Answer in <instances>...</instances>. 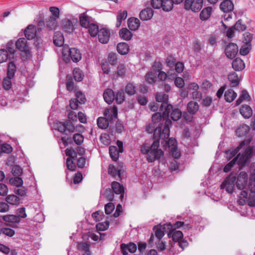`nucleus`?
Here are the masks:
<instances>
[{
	"label": "nucleus",
	"instance_id": "obj_61",
	"mask_svg": "<svg viewBox=\"0 0 255 255\" xmlns=\"http://www.w3.org/2000/svg\"><path fill=\"white\" fill-rule=\"evenodd\" d=\"M65 154L67 156H69L68 158H70L73 160H75L77 157V152L72 149L67 148L65 150Z\"/></svg>",
	"mask_w": 255,
	"mask_h": 255
},
{
	"label": "nucleus",
	"instance_id": "obj_42",
	"mask_svg": "<svg viewBox=\"0 0 255 255\" xmlns=\"http://www.w3.org/2000/svg\"><path fill=\"white\" fill-rule=\"evenodd\" d=\"M107 117H100L97 120V125L102 129H106L109 126V122Z\"/></svg>",
	"mask_w": 255,
	"mask_h": 255
},
{
	"label": "nucleus",
	"instance_id": "obj_7",
	"mask_svg": "<svg viewBox=\"0 0 255 255\" xmlns=\"http://www.w3.org/2000/svg\"><path fill=\"white\" fill-rule=\"evenodd\" d=\"M236 177L233 174H230L224 180L221 185V189H225L229 193H232L234 189Z\"/></svg>",
	"mask_w": 255,
	"mask_h": 255
},
{
	"label": "nucleus",
	"instance_id": "obj_48",
	"mask_svg": "<svg viewBox=\"0 0 255 255\" xmlns=\"http://www.w3.org/2000/svg\"><path fill=\"white\" fill-rule=\"evenodd\" d=\"M171 119L175 121H178L179 120L181 117V112L178 109H175L171 110L170 112H171Z\"/></svg>",
	"mask_w": 255,
	"mask_h": 255
},
{
	"label": "nucleus",
	"instance_id": "obj_19",
	"mask_svg": "<svg viewBox=\"0 0 255 255\" xmlns=\"http://www.w3.org/2000/svg\"><path fill=\"white\" fill-rule=\"evenodd\" d=\"M250 143V140H247V141H242L239 146L237 147L236 149H234L232 150H229L227 151V158L228 159H230L233 157L235 156L236 154L239 152L240 149H241L246 144L247 145H249Z\"/></svg>",
	"mask_w": 255,
	"mask_h": 255
},
{
	"label": "nucleus",
	"instance_id": "obj_55",
	"mask_svg": "<svg viewBox=\"0 0 255 255\" xmlns=\"http://www.w3.org/2000/svg\"><path fill=\"white\" fill-rule=\"evenodd\" d=\"M0 233V234H3V235L9 237H12L15 234V232L13 230L8 228H1Z\"/></svg>",
	"mask_w": 255,
	"mask_h": 255
},
{
	"label": "nucleus",
	"instance_id": "obj_17",
	"mask_svg": "<svg viewBox=\"0 0 255 255\" xmlns=\"http://www.w3.org/2000/svg\"><path fill=\"white\" fill-rule=\"evenodd\" d=\"M25 36L28 40L35 38L36 34V27L32 25H28L25 30Z\"/></svg>",
	"mask_w": 255,
	"mask_h": 255
},
{
	"label": "nucleus",
	"instance_id": "obj_35",
	"mask_svg": "<svg viewBox=\"0 0 255 255\" xmlns=\"http://www.w3.org/2000/svg\"><path fill=\"white\" fill-rule=\"evenodd\" d=\"M120 37L125 40H129L132 36L131 32L127 28H122L119 32Z\"/></svg>",
	"mask_w": 255,
	"mask_h": 255
},
{
	"label": "nucleus",
	"instance_id": "obj_28",
	"mask_svg": "<svg viewBox=\"0 0 255 255\" xmlns=\"http://www.w3.org/2000/svg\"><path fill=\"white\" fill-rule=\"evenodd\" d=\"M187 110L189 114H195L199 110L198 104L194 101L189 102L187 106Z\"/></svg>",
	"mask_w": 255,
	"mask_h": 255
},
{
	"label": "nucleus",
	"instance_id": "obj_1",
	"mask_svg": "<svg viewBox=\"0 0 255 255\" xmlns=\"http://www.w3.org/2000/svg\"><path fill=\"white\" fill-rule=\"evenodd\" d=\"M171 124L170 120H166L164 123L163 128L162 129L161 127L156 128L153 133V138L158 141L159 139L161 140L163 146L168 147L169 150L176 149L177 147L175 139L169 138Z\"/></svg>",
	"mask_w": 255,
	"mask_h": 255
},
{
	"label": "nucleus",
	"instance_id": "obj_57",
	"mask_svg": "<svg viewBox=\"0 0 255 255\" xmlns=\"http://www.w3.org/2000/svg\"><path fill=\"white\" fill-rule=\"evenodd\" d=\"M73 139L77 145H81L84 141V137L80 133H75L73 136Z\"/></svg>",
	"mask_w": 255,
	"mask_h": 255
},
{
	"label": "nucleus",
	"instance_id": "obj_32",
	"mask_svg": "<svg viewBox=\"0 0 255 255\" xmlns=\"http://www.w3.org/2000/svg\"><path fill=\"white\" fill-rule=\"evenodd\" d=\"M156 72L152 71H149L145 76V80L149 84H154L156 81Z\"/></svg>",
	"mask_w": 255,
	"mask_h": 255
},
{
	"label": "nucleus",
	"instance_id": "obj_27",
	"mask_svg": "<svg viewBox=\"0 0 255 255\" xmlns=\"http://www.w3.org/2000/svg\"><path fill=\"white\" fill-rule=\"evenodd\" d=\"M117 49L118 52L121 55H126L128 53L129 48L127 43L121 42L117 45Z\"/></svg>",
	"mask_w": 255,
	"mask_h": 255
},
{
	"label": "nucleus",
	"instance_id": "obj_45",
	"mask_svg": "<svg viewBox=\"0 0 255 255\" xmlns=\"http://www.w3.org/2000/svg\"><path fill=\"white\" fill-rule=\"evenodd\" d=\"M89 29V33L92 37L96 36L99 32V27L98 25L94 23H92L91 25L88 27Z\"/></svg>",
	"mask_w": 255,
	"mask_h": 255
},
{
	"label": "nucleus",
	"instance_id": "obj_3",
	"mask_svg": "<svg viewBox=\"0 0 255 255\" xmlns=\"http://www.w3.org/2000/svg\"><path fill=\"white\" fill-rule=\"evenodd\" d=\"M253 153V148L250 146H248L244 153H239L237 157L234 158L232 161L228 163L224 167V171L228 172L235 164L237 162L238 164L243 165L248 162L249 158L251 156Z\"/></svg>",
	"mask_w": 255,
	"mask_h": 255
},
{
	"label": "nucleus",
	"instance_id": "obj_40",
	"mask_svg": "<svg viewBox=\"0 0 255 255\" xmlns=\"http://www.w3.org/2000/svg\"><path fill=\"white\" fill-rule=\"evenodd\" d=\"M127 17V11L126 10H120L117 15V22L116 23L117 27H120L122 24V20L126 19Z\"/></svg>",
	"mask_w": 255,
	"mask_h": 255
},
{
	"label": "nucleus",
	"instance_id": "obj_51",
	"mask_svg": "<svg viewBox=\"0 0 255 255\" xmlns=\"http://www.w3.org/2000/svg\"><path fill=\"white\" fill-rule=\"evenodd\" d=\"M71 51V48H69L68 46H64L63 47L62 51V56L65 61L69 60Z\"/></svg>",
	"mask_w": 255,
	"mask_h": 255
},
{
	"label": "nucleus",
	"instance_id": "obj_64",
	"mask_svg": "<svg viewBox=\"0 0 255 255\" xmlns=\"http://www.w3.org/2000/svg\"><path fill=\"white\" fill-rule=\"evenodd\" d=\"M14 192L16 194L21 196H24L26 194V190L24 187L21 186L18 187H15Z\"/></svg>",
	"mask_w": 255,
	"mask_h": 255
},
{
	"label": "nucleus",
	"instance_id": "obj_41",
	"mask_svg": "<svg viewBox=\"0 0 255 255\" xmlns=\"http://www.w3.org/2000/svg\"><path fill=\"white\" fill-rule=\"evenodd\" d=\"M58 19L49 17L46 21L47 27L50 29H54L57 26V20Z\"/></svg>",
	"mask_w": 255,
	"mask_h": 255
},
{
	"label": "nucleus",
	"instance_id": "obj_6",
	"mask_svg": "<svg viewBox=\"0 0 255 255\" xmlns=\"http://www.w3.org/2000/svg\"><path fill=\"white\" fill-rule=\"evenodd\" d=\"M203 6V0H185L184 2L185 8L191 10L193 12L200 11Z\"/></svg>",
	"mask_w": 255,
	"mask_h": 255
},
{
	"label": "nucleus",
	"instance_id": "obj_22",
	"mask_svg": "<svg viewBox=\"0 0 255 255\" xmlns=\"http://www.w3.org/2000/svg\"><path fill=\"white\" fill-rule=\"evenodd\" d=\"M93 23L91 17L83 14L80 16V23L82 27L88 28L91 24Z\"/></svg>",
	"mask_w": 255,
	"mask_h": 255
},
{
	"label": "nucleus",
	"instance_id": "obj_14",
	"mask_svg": "<svg viewBox=\"0 0 255 255\" xmlns=\"http://www.w3.org/2000/svg\"><path fill=\"white\" fill-rule=\"evenodd\" d=\"M15 46L21 52L27 53L29 51L27 41L24 38H19L15 43Z\"/></svg>",
	"mask_w": 255,
	"mask_h": 255
},
{
	"label": "nucleus",
	"instance_id": "obj_4",
	"mask_svg": "<svg viewBox=\"0 0 255 255\" xmlns=\"http://www.w3.org/2000/svg\"><path fill=\"white\" fill-rule=\"evenodd\" d=\"M155 99L157 102L161 103L159 111L163 112L164 118H167L170 111L172 110V106L170 104H168V95L162 93H157L156 94Z\"/></svg>",
	"mask_w": 255,
	"mask_h": 255
},
{
	"label": "nucleus",
	"instance_id": "obj_56",
	"mask_svg": "<svg viewBox=\"0 0 255 255\" xmlns=\"http://www.w3.org/2000/svg\"><path fill=\"white\" fill-rule=\"evenodd\" d=\"M126 92L129 95H133L135 94V86L131 83H128L126 87Z\"/></svg>",
	"mask_w": 255,
	"mask_h": 255
},
{
	"label": "nucleus",
	"instance_id": "obj_59",
	"mask_svg": "<svg viewBox=\"0 0 255 255\" xmlns=\"http://www.w3.org/2000/svg\"><path fill=\"white\" fill-rule=\"evenodd\" d=\"M11 151L12 147L8 144H3L0 147V154L2 153H9Z\"/></svg>",
	"mask_w": 255,
	"mask_h": 255
},
{
	"label": "nucleus",
	"instance_id": "obj_9",
	"mask_svg": "<svg viewBox=\"0 0 255 255\" xmlns=\"http://www.w3.org/2000/svg\"><path fill=\"white\" fill-rule=\"evenodd\" d=\"M248 181V174L244 171L241 172L237 179L236 186L237 188L239 189H246Z\"/></svg>",
	"mask_w": 255,
	"mask_h": 255
},
{
	"label": "nucleus",
	"instance_id": "obj_62",
	"mask_svg": "<svg viewBox=\"0 0 255 255\" xmlns=\"http://www.w3.org/2000/svg\"><path fill=\"white\" fill-rule=\"evenodd\" d=\"M249 188L251 192H255V175H252L249 180Z\"/></svg>",
	"mask_w": 255,
	"mask_h": 255
},
{
	"label": "nucleus",
	"instance_id": "obj_36",
	"mask_svg": "<svg viewBox=\"0 0 255 255\" xmlns=\"http://www.w3.org/2000/svg\"><path fill=\"white\" fill-rule=\"evenodd\" d=\"M242 191L239 194L238 202L240 205H244L246 203L248 199V192L247 190L241 189Z\"/></svg>",
	"mask_w": 255,
	"mask_h": 255
},
{
	"label": "nucleus",
	"instance_id": "obj_47",
	"mask_svg": "<svg viewBox=\"0 0 255 255\" xmlns=\"http://www.w3.org/2000/svg\"><path fill=\"white\" fill-rule=\"evenodd\" d=\"M6 201L11 205H16L19 203V198L14 195H9L7 196Z\"/></svg>",
	"mask_w": 255,
	"mask_h": 255
},
{
	"label": "nucleus",
	"instance_id": "obj_26",
	"mask_svg": "<svg viewBox=\"0 0 255 255\" xmlns=\"http://www.w3.org/2000/svg\"><path fill=\"white\" fill-rule=\"evenodd\" d=\"M232 67L236 71H241L245 68V65L243 61L241 59L238 58L233 60Z\"/></svg>",
	"mask_w": 255,
	"mask_h": 255
},
{
	"label": "nucleus",
	"instance_id": "obj_18",
	"mask_svg": "<svg viewBox=\"0 0 255 255\" xmlns=\"http://www.w3.org/2000/svg\"><path fill=\"white\" fill-rule=\"evenodd\" d=\"M153 14V11L151 8H146L142 10L139 13V16L142 20H147L151 19Z\"/></svg>",
	"mask_w": 255,
	"mask_h": 255
},
{
	"label": "nucleus",
	"instance_id": "obj_25",
	"mask_svg": "<svg viewBox=\"0 0 255 255\" xmlns=\"http://www.w3.org/2000/svg\"><path fill=\"white\" fill-rule=\"evenodd\" d=\"M240 113L245 118H249L253 114V110L250 106L244 105L240 109Z\"/></svg>",
	"mask_w": 255,
	"mask_h": 255
},
{
	"label": "nucleus",
	"instance_id": "obj_16",
	"mask_svg": "<svg viewBox=\"0 0 255 255\" xmlns=\"http://www.w3.org/2000/svg\"><path fill=\"white\" fill-rule=\"evenodd\" d=\"M104 115L110 121L114 118H117L118 115V109L114 106L112 108L107 109L104 112Z\"/></svg>",
	"mask_w": 255,
	"mask_h": 255
},
{
	"label": "nucleus",
	"instance_id": "obj_11",
	"mask_svg": "<svg viewBox=\"0 0 255 255\" xmlns=\"http://www.w3.org/2000/svg\"><path fill=\"white\" fill-rule=\"evenodd\" d=\"M238 52L237 45L234 43H229L225 49V54L227 57L230 59L234 58Z\"/></svg>",
	"mask_w": 255,
	"mask_h": 255
},
{
	"label": "nucleus",
	"instance_id": "obj_33",
	"mask_svg": "<svg viewBox=\"0 0 255 255\" xmlns=\"http://www.w3.org/2000/svg\"><path fill=\"white\" fill-rule=\"evenodd\" d=\"M2 219L5 222L10 223H18L20 222L19 218L14 215H6L3 216Z\"/></svg>",
	"mask_w": 255,
	"mask_h": 255
},
{
	"label": "nucleus",
	"instance_id": "obj_34",
	"mask_svg": "<svg viewBox=\"0 0 255 255\" xmlns=\"http://www.w3.org/2000/svg\"><path fill=\"white\" fill-rule=\"evenodd\" d=\"M72 61L74 62H77L79 61L81 59V54L80 51L76 48H71V54L70 55Z\"/></svg>",
	"mask_w": 255,
	"mask_h": 255
},
{
	"label": "nucleus",
	"instance_id": "obj_20",
	"mask_svg": "<svg viewBox=\"0 0 255 255\" xmlns=\"http://www.w3.org/2000/svg\"><path fill=\"white\" fill-rule=\"evenodd\" d=\"M220 7L224 12H230L233 9L234 4L231 0H224L221 3Z\"/></svg>",
	"mask_w": 255,
	"mask_h": 255
},
{
	"label": "nucleus",
	"instance_id": "obj_49",
	"mask_svg": "<svg viewBox=\"0 0 255 255\" xmlns=\"http://www.w3.org/2000/svg\"><path fill=\"white\" fill-rule=\"evenodd\" d=\"M9 182L11 185L15 186L16 187L21 186L23 184L22 179L19 177H15L10 178Z\"/></svg>",
	"mask_w": 255,
	"mask_h": 255
},
{
	"label": "nucleus",
	"instance_id": "obj_63",
	"mask_svg": "<svg viewBox=\"0 0 255 255\" xmlns=\"http://www.w3.org/2000/svg\"><path fill=\"white\" fill-rule=\"evenodd\" d=\"M76 98L78 100V102L80 104H84L86 101V99L85 95L81 92L77 91L75 94Z\"/></svg>",
	"mask_w": 255,
	"mask_h": 255
},
{
	"label": "nucleus",
	"instance_id": "obj_37",
	"mask_svg": "<svg viewBox=\"0 0 255 255\" xmlns=\"http://www.w3.org/2000/svg\"><path fill=\"white\" fill-rule=\"evenodd\" d=\"M250 129V127L248 126L244 125L237 128L236 133L238 136H244L249 132Z\"/></svg>",
	"mask_w": 255,
	"mask_h": 255
},
{
	"label": "nucleus",
	"instance_id": "obj_30",
	"mask_svg": "<svg viewBox=\"0 0 255 255\" xmlns=\"http://www.w3.org/2000/svg\"><path fill=\"white\" fill-rule=\"evenodd\" d=\"M228 80L230 82L231 87H236L239 84V79L238 75L235 72L230 73L228 75Z\"/></svg>",
	"mask_w": 255,
	"mask_h": 255
},
{
	"label": "nucleus",
	"instance_id": "obj_44",
	"mask_svg": "<svg viewBox=\"0 0 255 255\" xmlns=\"http://www.w3.org/2000/svg\"><path fill=\"white\" fill-rule=\"evenodd\" d=\"M212 8L211 7H207L204 8L201 12L200 16L202 20H206L210 16L211 13Z\"/></svg>",
	"mask_w": 255,
	"mask_h": 255
},
{
	"label": "nucleus",
	"instance_id": "obj_53",
	"mask_svg": "<svg viewBox=\"0 0 255 255\" xmlns=\"http://www.w3.org/2000/svg\"><path fill=\"white\" fill-rule=\"evenodd\" d=\"M76 160L70 158H67L66 164L67 168L71 171H74L76 168Z\"/></svg>",
	"mask_w": 255,
	"mask_h": 255
},
{
	"label": "nucleus",
	"instance_id": "obj_54",
	"mask_svg": "<svg viewBox=\"0 0 255 255\" xmlns=\"http://www.w3.org/2000/svg\"><path fill=\"white\" fill-rule=\"evenodd\" d=\"M15 71V66L13 62H9L7 68V75L9 78H12Z\"/></svg>",
	"mask_w": 255,
	"mask_h": 255
},
{
	"label": "nucleus",
	"instance_id": "obj_5",
	"mask_svg": "<svg viewBox=\"0 0 255 255\" xmlns=\"http://www.w3.org/2000/svg\"><path fill=\"white\" fill-rule=\"evenodd\" d=\"M61 26L64 32L71 33L78 27V20L74 17L64 18L61 21Z\"/></svg>",
	"mask_w": 255,
	"mask_h": 255
},
{
	"label": "nucleus",
	"instance_id": "obj_29",
	"mask_svg": "<svg viewBox=\"0 0 255 255\" xmlns=\"http://www.w3.org/2000/svg\"><path fill=\"white\" fill-rule=\"evenodd\" d=\"M64 41V37L60 32L55 33L53 36V42L57 46H61L63 45Z\"/></svg>",
	"mask_w": 255,
	"mask_h": 255
},
{
	"label": "nucleus",
	"instance_id": "obj_58",
	"mask_svg": "<svg viewBox=\"0 0 255 255\" xmlns=\"http://www.w3.org/2000/svg\"><path fill=\"white\" fill-rule=\"evenodd\" d=\"M115 99L118 104H122L125 100V94L123 91H119L115 97Z\"/></svg>",
	"mask_w": 255,
	"mask_h": 255
},
{
	"label": "nucleus",
	"instance_id": "obj_50",
	"mask_svg": "<svg viewBox=\"0 0 255 255\" xmlns=\"http://www.w3.org/2000/svg\"><path fill=\"white\" fill-rule=\"evenodd\" d=\"M251 49V44L244 43L240 49V53L241 55L245 56L249 53Z\"/></svg>",
	"mask_w": 255,
	"mask_h": 255
},
{
	"label": "nucleus",
	"instance_id": "obj_60",
	"mask_svg": "<svg viewBox=\"0 0 255 255\" xmlns=\"http://www.w3.org/2000/svg\"><path fill=\"white\" fill-rule=\"evenodd\" d=\"M49 11L52 13V15L50 16V17L55 18L56 19L59 18L60 11L58 7L51 6L49 8Z\"/></svg>",
	"mask_w": 255,
	"mask_h": 255
},
{
	"label": "nucleus",
	"instance_id": "obj_21",
	"mask_svg": "<svg viewBox=\"0 0 255 255\" xmlns=\"http://www.w3.org/2000/svg\"><path fill=\"white\" fill-rule=\"evenodd\" d=\"M115 95L112 89H108L105 91L103 94V97L105 102L111 104L115 100Z\"/></svg>",
	"mask_w": 255,
	"mask_h": 255
},
{
	"label": "nucleus",
	"instance_id": "obj_8",
	"mask_svg": "<svg viewBox=\"0 0 255 255\" xmlns=\"http://www.w3.org/2000/svg\"><path fill=\"white\" fill-rule=\"evenodd\" d=\"M117 144L118 147L113 145L109 147V153L114 161H117L119 158V153H122L123 151V142L118 140Z\"/></svg>",
	"mask_w": 255,
	"mask_h": 255
},
{
	"label": "nucleus",
	"instance_id": "obj_52",
	"mask_svg": "<svg viewBox=\"0 0 255 255\" xmlns=\"http://www.w3.org/2000/svg\"><path fill=\"white\" fill-rule=\"evenodd\" d=\"M234 26L235 30L238 31H243L246 29V25L241 19L238 20Z\"/></svg>",
	"mask_w": 255,
	"mask_h": 255
},
{
	"label": "nucleus",
	"instance_id": "obj_38",
	"mask_svg": "<svg viewBox=\"0 0 255 255\" xmlns=\"http://www.w3.org/2000/svg\"><path fill=\"white\" fill-rule=\"evenodd\" d=\"M250 99L251 98L248 92L245 90H243L242 91L241 95L238 99L236 101V105H239L244 100L250 101Z\"/></svg>",
	"mask_w": 255,
	"mask_h": 255
},
{
	"label": "nucleus",
	"instance_id": "obj_15",
	"mask_svg": "<svg viewBox=\"0 0 255 255\" xmlns=\"http://www.w3.org/2000/svg\"><path fill=\"white\" fill-rule=\"evenodd\" d=\"M112 189L116 194L120 195V198L122 200L124 198V189L123 186L117 181H114L111 184Z\"/></svg>",
	"mask_w": 255,
	"mask_h": 255
},
{
	"label": "nucleus",
	"instance_id": "obj_23",
	"mask_svg": "<svg viewBox=\"0 0 255 255\" xmlns=\"http://www.w3.org/2000/svg\"><path fill=\"white\" fill-rule=\"evenodd\" d=\"M128 27L131 30L135 31L137 30L140 26L139 20L135 17H131L128 19Z\"/></svg>",
	"mask_w": 255,
	"mask_h": 255
},
{
	"label": "nucleus",
	"instance_id": "obj_46",
	"mask_svg": "<svg viewBox=\"0 0 255 255\" xmlns=\"http://www.w3.org/2000/svg\"><path fill=\"white\" fill-rule=\"evenodd\" d=\"M73 77L76 81L80 82L83 78V74L82 71L78 68H75L74 69L73 72Z\"/></svg>",
	"mask_w": 255,
	"mask_h": 255
},
{
	"label": "nucleus",
	"instance_id": "obj_24",
	"mask_svg": "<svg viewBox=\"0 0 255 255\" xmlns=\"http://www.w3.org/2000/svg\"><path fill=\"white\" fill-rule=\"evenodd\" d=\"M121 250L123 255H127L128 252L125 251V248L128 249V251L130 253H134L137 249L136 245L134 243H130L129 245L122 244L121 245Z\"/></svg>",
	"mask_w": 255,
	"mask_h": 255
},
{
	"label": "nucleus",
	"instance_id": "obj_12",
	"mask_svg": "<svg viewBox=\"0 0 255 255\" xmlns=\"http://www.w3.org/2000/svg\"><path fill=\"white\" fill-rule=\"evenodd\" d=\"M110 36V31L106 28L101 29L98 32V38L99 41L103 43L106 44L109 40Z\"/></svg>",
	"mask_w": 255,
	"mask_h": 255
},
{
	"label": "nucleus",
	"instance_id": "obj_39",
	"mask_svg": "<svg viewBox=\"0 0 255 255\" xmlns=\"http://www.w3.org/2000/svg\"><path fill=\"white\" fill-rule=\"evenodd\" d=\"M162 9L165 11H169L173 8L174 3L172 0H162Z\"/></svg>",
	"mask_w": 255,
	"mask_h": 255
},
{
	"label": "nucleus",
	"instance_id": "obj_2",
	"mask_svg": "<svg viewBox=\"0 0 255 255\" xmlns=\"http://www.w3.org/2000/svg\"><path fill=\"white\" fill-rule=\"evenodd\" d=\"M159 146V141L155 139L150 146L147 143H143L141 146L140 151L142 153L147 154V160L148 162H152L163 155V151L158 149Z\"/></svg>",
	"mask_w": 255,
	"mask_h": 255
},
{
	"label": "nucleus",
	"instance_id": "obj_10",
	"mask_svg": "<svg viewBox=\"0 0 255 255\" xmlns=\"http://www.w3.org/2000/svg\"><path fill=\"white\" fill-rule=\"evenodd\" d=\"M172 227L173 225L170 223L155 227L154 228H156L155 232L156 237L159 240L161 239L164 236V233H168L169 230H171Z\"/></svg>",
	"mask_w": 255,
	"mask_h": 255
},
{
	"label": "nucleus",
	"instance_id": "obj_43",
	"mask_svg": "<svg viewBox=\"0 0 255 255\" xmlns=\"http://www.w3.org/2000/svg\"><path fill=\"white\" fill-rule=\"evenodd\" d=\"M162 112L163 113V112ZM168 116H169V115ZM168 118V117H167V118H164L163 114L161 115V113L158 112L155 113L154 115H152V121L153 123H157L160 122L162 119L163 121H165V122L166 120H170Z\"/></svg>",
	"mask_w": 255,
	"mask_h": 255
},
{
	"label": "nucleus",
	"instance_id": "obj_31",
	"mask_svg": "<svg viewBox=\"0 0 255 255\" xmlns=\"http://www.w3.org/2000/svg\"><path fill=\"white\" fill-rule=\"evenodd\" d=\"M237 96V93L232 89L226 91L224 94L225 100L229 103L233 101Z\"/></svg>",
	"mask_w": 255,
	"mask_h": 255
},
{
	"label": "nucleus",
	"instance_id": "obj_13",
	"mask_svg": "<svg viewBox=\"0 0 255 255\" xmlns=\"http://www.w3.org/2000/svg\"><path fill=\"white\" fill-rule=\"evenodd\" d=\"M168 236L171 238L174 242H178L183 239V235L181 231H177L172 227L171 230H169Z\"/></svg>",
	"mask_w": 255,
	"mask_h": 255
}]
</instances>
